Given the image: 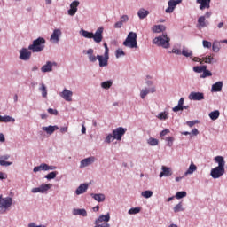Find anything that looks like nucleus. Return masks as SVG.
I'll use <instances>...</instances> for the list:
<instances>
[{"label": "nucleus", "instance_id": "3", "mask_svg": "<svg viewBox=\"0 0 227 227\" xmlns=\"http://www.w3.org/2000/svg\"><path fill=\"white\" fill-rule=\"evenodd\" d=\"M123 45L129 49H137V34L136 32H129L123 42Z\"/></svg>", "mask_w": 227, "mask_h": 227}, {"label": "nucleus", "instance_id": "11", "mask_svg": "<svg viewBox=\"0 0 227 227\" xmlns=\"http://www.w3.org/2000/svg\"><path fill=\"white\" fill-rule=\"evenodd\" d=\"M79 4H81V2H79V0H74L70 4L69 9L67 10V14L69 15V17H74L75 13H77Z\"/></svg>", "mask_w": 227, "mask_h": 227}, {"label": "nucleus", "instance_id": "64", "mask_svg": "<svg viewBox=\"0 0 227 227\" xmlns=\"http://www.w3.org/2000/svg\"><path fill=\"white\" fill-rule=\"evenodd\" d=\"M196 169H198V168L196 167V165H194L193 162L191 163L188 171H196Z\"/></svg>", "mask_w": 227, "mask_h": 227}, {"label": "nucleus", "instance_id": "14", "mask_svg": "<svg viewBox=\"0 0 227 227\" xmlns=\"http://www.w3.org/2000/svg\"><path fill=\"white\" fill-rule=\"evenodd\" d=\"M58 169V167L54 165H47L46 163H42L41 165L35 167L33 171H54Z\"/></svg>", "mask_w": 227, "mask_h": 227}, {"label": "nucleus", "instance_id": "8", "mask_svg": "<svg viewBox=\"0 0 227 227\" xmlns=\"http://www.w3.org/2000/svg\"><path fill=\"white\" fill-rule=\"evenodd\" d=\"M104 27H99L97 28L95 33H92V39L94 40L95 43H100L102 40H104Z\"/></svg>", "mask_w": 227, "mask_h": 227}, {"label": "nucleus", "instance_id": "13", "mask_svg": "<svg viewBox=\"0 0 227 227\" xmlns=\"http://www.w3.org/2000/svg\"><path fill=\"white\" fill-rule=\"evenodd\" d=\"M95 162H97V158L95 156L85 158L81 160L80 168L81 169L83 168H88V166H91V164H95Z\"/></svg>", "mask_w": 227, "mask_h": 227}, {"label": "nucleus", "instance_id": "51", "mask_svg": "<svg viewBox=\"0 0 227 227\" xmlns=\"http://www.w3.org/2000/svg\"><path fill=\"white\" fill-rule=\"evenodd\" d=\"M165 141L167 142V146L171 148V146H173V143L175 142V137H168L165 138Z\"/></svg>", "mask_w": 227, "mask_h": 227}, {"label": "nucleus", "instance_id": "5", "mask_svg": "<svg viewBox=\"0 0 227 227\" xmlns=\"http://www.w3.org/2000/svg\"><path fill=\"white\" fill-rule=\"evenodd\" d=\"M211 17H212V12H206L205 15L200 16L197 20L198 29H203L205 27H208V26H210V22L207 20V19H210Z\"/></svg>", "mask_w": 227, "mask_h": 227}, {"label": "nucleus", "instance_id": "12", "mask_svg": "<svg viewBox=\"0 0 227 227\" xmlns=\"http://www.w3.org/2000/svg\"><path fill=\"white\" fill-rule=\"evenodd\" d=\"M182 3V0H168V8L165 10V13H173L176 6Z\"/></svg>", "mask_w": 227, "mask_h": 227}, {"label": "nucleus", "instance_id": "44", "mask_svg": "<svg viewBox=\"0 0 227 227\" xmlns=\"http://www.w3.org/2000/svg\"><path fill=\"white\" fill-rule=\"evenodd\" d=\"M147 144H149L150 146H157V145H159V139L149 137L147 139Z\"/></svg>", "mask_w": 227, "mask_h": 227}, {"label": "nucleus", "instance_id": "25", "mask_svg": "<svg viewBox=\"0 0 227 227\" xmlns=\"http://www.w3.org/2000/svg\"><path fill=\"white\" fill-rule=\"evenodd\" d=\"M88 187H90L88 184H81L75 190L76 196H81V194H84V192L88 191Z\"/></svg>", "mask_w": 227, "mask_h": 227}, {"label": "nucleus", "instance_id": "15", "mask_svg": "<svg viewBox=\"0 0 227 227\" xmlns=\"http://www.w3.org/2000/svg\"><path fill=\"white\" fill-rule=\"evenodd\" d=\"M53 67H58V63L54 61H46V63L41 67V72L43 74L52 72Z\"/></svg>", "mask_w": 227, "mask_h": 227}, {"label": "nucleus", "instance_id": "4", "mask_svg": "<svg viewBox=\"0 0 227 227\" xmlns=\"http://www.w3.org/2000/svg\"><path fill=\"white\" fill-rule=\"evenodd\" d=\"M12 205H13V199L12 197L3 198V195H0V214H6Z\"/></svg>", "mask_w": 227, "mask_h": 227}, {"label": "nucleus", "instance_id": "32", "mask_svg": "<svg viewBox=\"0 0 227 227\" xmlns=\"http://www.w3.org/2000/svg\"><path fill=\"white\" fill-rule=\"evenodd\" d=\"M73 215H82V217H87L88 216V212L84 208L73 209Z\"/></svg>", "mask_w": 227, "mask_h": 227}, {"label": "nucleus", "instance_id": "45", "mask_svg": "<svg viewBox=\"0 0 227 227\" xmlns=\"http://www.w3.org/2000/svg\"><path fill=\"white\" fill-rule=\"evenodd\" d=\"M114 139H116L114 137V135H113V133L112 134L110 133L105 138V143H106L107 145H111V143H113V141H114Z\"/></svg>", "mask_w": 227, "mask_h": 227}, {"label": "nucleus", "instance_id": "37", "mask_svg": "<svg viewBox=\"0 0 227 227\" xmlns=\"http://www.w3.org/2000/svg\"><path fill=\"white\" fill-rule=\"evenodd\" d=\"M2 122L3 123H15V118H13L10 115H5V116H3Z\"/></svg>", "mask_w": 227, "mask_h": 227}, {"label": "nucleus", "instance_id": "42", "mask_svg": "<svg viewBox=\"0 0 227 227\" xmlns=\"http://www.w3.org/2000/svg\"><path fill=\"white\" fill-rule=\"evenodd\" d=\"M141 212V207H131L129 211L128 214L129 215H136V214H139Z\"/></svg>", "mask_w": 227, "mask_h": 227}, {"label": "nucleus", "instance_id": "2", "mask_svg": "<svg viewBox=\"0 0 227 227\" xmlns=\"http://www.w3.org/2000/svg\"><path fill=\"white\" fill-rule=\"evenodd\" d=\"M45 49V38L38 37L28 46V51L32 52H42Z\"/></svg>", "mask_w": 227, "mask_h": 227}, {"label": "nucleus", "instance_id": "38", "mask_svg": "<svg viewBox=\"0 0 227 227\" xmlns=\"http://www.w3.org/2000/svg\"><path fill=\"white\" fill-rule=\"evenodd\" d=\"M39 91H41L43 98H47V86H45L43 83H41Z\"/></svg>", "mask_w": 227, "mask_h": 227}, {"label": "nucleus", "instance_id": "29", "mask_svg": "<svg viewBox=\"0 0 227 227\" xmlns=\"http://www.w3.org/2000/svg\"><path fill=\"white\" fill-rule=\"evenodd\" d=\"M90 196L95 200V201H98V203H103V201H106V195L104 193H91Z\"/></svg>", "mask_w": 227, "mask_h": 227}, {"label": "nucleus", "instance_id": "63", "mask_svg": "<svg viewBox=\"0 0 227 227\" xmlns=\"http://www.w3.org/2000/svg\"><path fill=\"white\" fill-rule=\"evenodd\" d=\"M169 132H171L169 129H163V130L160 133V137H164V136H168V134H169Z\"/></svg>", "mask_w": 227, "mask_h": 227}, {"label": "nucleus", "instance_id": "54", "mask_svg": "<svg viewBox=\"0 0 227 227\" xmlns=\"http://www.w3.org/2000/svg\"><path fill=\"white\" fill-rule=\"evenodd\" d=\"M168 52H169V54H176V56H180V54H182V50L173 48L172 51H168Z\"/></svg>", "mask_w": 227, "mask_h": 227}, {"label": "nucleus", "instance_id": "27", "mask_svg": "<svg viewBox=\"0 0 227 227\" xmlns=\"http://www.w3.org/2000/svg\"><path fill=\"white\" fill-rule=\"evenodd\" d=\"M10 159V154H4L0 156V166H4L8 168V166H12V162L6 161Z\"/></svg>", "mask_w": 227, "mask_h": 227}, {"label": "nucleus", "instance_id": "59", "mask_svg": "<svg viewBox=\"0 0 227 227\" xmlns=\"http://www.w3.org/2000/svg\"><path fill=\"white\" fill-rule=\"evenodd\" d=\"M47 112L49 114H53L54 116H58V111L54 108H48Z\"/></svg>", "mask_w": 227, "mask_h": 227}, {"label": "nucleus", "instance_id": "49", "mask_svg": "<svg viewBox=\"0 0 227 227\" xmlns=\"http://www.w3.org/2000/svg\"><path fill=\"white\" fill-rule=\"evenodd\" d=\"M186 196H187V192L181 191V192H177L175 197L176 198V200H182V198H185Z\"/></svg>", "mask_w": 227, "mask_h": 227}, {"label": "nucleus", "instance_id": "26", "mask_svg": "<svg viewBox=\"0 0 227 227\" xmlns=\"http://www.w3.org/2000/svg\"><path fill=\"white\" fill-rule=\"evenodd\" d=\"M219 91H223V81L216 82L211 87L212 93H219Z\"/></svg>", "mask_w": 227, "mask_h": 227}, {"label": "nucleus", "instance_id": "55", "mask_svg": "<svg viewBox=\"0 0 227 227\" xmlns=\"http://www.w3.org/2000/svg\"><path fill=\"white\" fill-rule=\"evenodd\" d=\"M45 178H47V180H53V178H56V173L51 172L45 176Z\"/></svg>", "mask_w": 227, "mask_h": 227}, {"label": "nucleus", "instance_id": "20", "mask_svg": "<svg viewBox=\"0 0 227 227\" xmlns=\"http://www.w3.org/2000/svg\"><path fill=\"white\" fill-rule=\"evenodd\" d=\"M20 59H22V61H29V59H31V51L27 48L20 50Z\"/></svg>", "mask_w": 227, "mask_h": 227}, {"label": "nucleus", "instance_id": "53", "mask_svg": "<svg viewBox=\"0 0 227 227\" xmlns=\"http://www.w3.org/2000/svg\"><path fill=\"white\" fill-rule=\"evenodd\" d=\"M202 45L204 47V49H210V47H212V43L208 42L207 40L202 41Z\"/></svg>", "mask_w": 227, "mask_h": 227}, {"label": "nucleus", "instance_id": "7", "mask_svg": "<svg viewBox=\"0 0 227 227\" xmlns=\"http://www.w3.org/2000/svg\"><path fill=\"white\" fill-rule=\"evenodd\" d=\"M63 35V32L60 28H55L50 36L51 43L58 44L59 43V40H61V36Z\"/></svg>", "mask_w": 227, "mask_h": 227}, {"label": "nucleus", "instance_id": "58", "mask_svg": "<svg viewBox=\"0 0 227 227\" xmlns=\"http://www.w3.org/2000/svg\"><path fill=\"white\" fill-rule=\"evenodd\" d=\"M120 21L123 24V22H129V15L124 14L120 18Z\"/></svg>", "mask_w": 227, "mask_h": 227}, {"label": "nucleus", "instance_id": "52", "mask_svg": "<svg viewBox=\"0 0 227 227\" xmlns=\"http://www.w3.org/2000/svg\"><path fill=\"white\" fill-rule=\"evenodd\" d=\"M202 61H204L205 63H208L209 65H212V63H214V57L212 56H207L202 58Z\"/></svg>", "mask_w": 227, "mask_h": 227}, {"label": "nucleus", "instance_id": "60", "mask_svg": "<svg viewBox=\"0 0 227 227\" xmlns=\"http://www.w3.org/2000/svg\"><path fill=\"white\" fill-rule=\"evenodd\" d=\"M172 111L174 113H178V111H184V107L180 106V105L176 106L175 107L172 108Z\"/></svg>", "mask_w": 227, "mask_h": 227}, {"label": "nucleus", "instance_id": "39", "mask_svg": "<svg viewBox=\"0 0 227 227\" xmlns=\"http://www.w3.org/2000/svg\"><path fill=\"white\" fill-rule=\"evenodd\" d=\"M182 55L184 56V58H192V51L184 47L182 50Z\"/></svg>", "mask_w": 227, "mask_h": 227}, {"label": "nucleus", "instance_id": "41", "mask_svg": "<svg viewBox=\"0 0 227 227\" xmlns=\"http://www.w3.org/2000/svg\"><path fill=\"white\" fill-rule=\"evenodd\" d=\"M141 196L143 198H145V200H148L149 198H152L153 196V192L151 190H146L141 192Z\"/></svg>", "mask_w": 227, "mask_h": 227}, {"label": "nucleus", "instance_id": "9", "mask_svg": "<svg viewBox=\"0 0 227 227\" xmlns=\"http://www.w3.org/2000/svg\"><path fill=\"white\" fill-rule=\"evenodd\" d=\"M125 132H127V128L118 127L113 130L112 134L116 141H121V138L125 136Z\"/></svg>", "mask_w": 227, "mask_h": 227}, {"label": "nucleus", "instance_id": "48", "mask_svg": "<svg viewBox=\"0 0 227 227\" xmlns=\"http://www.w3.org/2000/svg\"><path fill=\"white\" fill-rule=\"evenodd\" d=\"M156 118H158V120H168V112H160L156 115Z\"/></svg>", "mask_w": 227, "mask_h": 227}, {"label": "nucleus", "instance_id": "19", "mask_svg": "<svg viewBox=\"0 0 227 227\" xmlns=\"http://www.w3.org/2000/svg\"><path fill=\"white\" fill-rule=\"evenodd\" d=\"M61 98L66 100V102H72V97H74V92L67 89H64L62 92L59 93Z\"/></svg>", "mask_w": 227, "mask_h": 227}, {"label": "nucleus", "instance_id": "43", "mask_svg": "<svg viewBox=\"0 0 227 227\" xmlns=\"http://www.w3.org/2000/svg\"><path fill=\"white\" fill-rule=\"evenodd\" d=\"M194 171H186L184 175H180L179 176L176 177V182H180L183 178H185V176H189L192 175Z\"/></svg>", "mask_w": 227, "mask_h": 227}, {"label": "nucleus", "instance_id": "18", "mask_svg": "<svg viewBox=\"0 0 227 227\" xmlns=\"http://www.w3.org/2000/svg\"><path fill=\"white\" fill-rule=\"evenodd\" d=\"M109 221H111V215L107 213L106 215H100L95 221L94 224H102V223H106L109 224Z\"/></svg>", "mask_w": 227, "mask_h": 227}, {"label": "nucleus", "instance_id": "10", "mask_svg": "<svg viewBox=\"0 0 227 227\" xmlns=\"http://www.w3.org/2000/svg\"><path fill=\"white\" fill-rule=\"evenodd\" d=\"M215 162L218 164V166L211 171H224V166L226 165V161H224V158L223 156L215 157Z\"/></svg>", "mask_w": 227, "mask_h": 227}, {"label": "nucleus", "instance_id": "17", "mask_svg": "<svg viewBox=\"0 0 227 227\" xmlns=\"http://www.w3.org/2000/svg\"><path fill=\"white\" fill-rule=\"evenodd\" d=\"M189 100L201 101L205 100V94L203 92H191L188 96Z\"/></svg>", "mask_w": 227, "mask_h": 227}, {"label": "nucleus", "instance_id": "46", "mask_svg": "<svg viewBox=\"0 0 227 227\" xmlns=\"http://www.w3.org/2000/svg\"><path fill=\"white\" fill-rule=\"evenodd\" d=\"M206 68L207 66H196L193 67V72L196 74H201Z\"/></svg>", "mask_w": 227, "mask_h": 227}, {"label": "nucleus", "instance_id": "36", "mask_svg": "<svg viewBox=\"0 0 227 227\" xmlns=\"http://www.w3.org/2000/svg\"><path fill=\"white\" fill-rule=\"evenodd\" d=\"M185 208H184V204L182 202H179L173 207V212L175 214H178V212H184Z\"/></svg>", "mask_w": 227, "mask_h": 227}, {"label": "nucleus", "instance_id": "47", "mask_svg": "<svg viewBox=\"0 0 227 227\" xmlns=\"http://www.w3.org/2000/svg\"><path fill=\"white\" fill-rule=\"evenodd\" d=\"M122 56H125V51H123V49L119 48L115 51V58L117 59H120V58H122Z\"/></svg>", "mask_w": 227, "mask_h": 227}, {"label": "nucleus", "instance_id": "57", "mask_svg": "<svg viewBox=\"0 0 227 227\" xmlns=\"http://www.w3.org/2000/svg\"><path fill=\"white\" fill-rule=\"evenodd\" d=\"M198 123H200V121L198 120L186 121V125H188V127H194V125Z\"/></svg>", "mask_w": 227, "mask_h": 227}, {"label": "nucleus", "instance_id": "16", "mask_svg": "<svg viewBox=\"0 0 227 227\" xmlns=\"http://www.w3.org/2000/svg\"><path fill=\"white\" fill-rule=\"evenodd\" d=\"M98 63H99V67L100 68H104L105 67H107V65H109V55H97V59Z\"/></svg>", "mask_w": 227, "mask_h": 227}, {"label": "nucleus", "instance_id": "23", "mask_svg": "<svg viewBox=\"0 0 227 227\" xmlns=\"http://www.w3.org/2000/svg\"><path fill=\"white\" fill-rule=\"evenodd\" d=\"M95 51L91 48L87 51H83V54H87L90 63H95L97 61V56L94 55Z\"/></svg>", "mask_w": 227, "mask_h": 227}, {"label": "nucleus", "instance_id": "33", "mask_svg": "<svg viewBox=\"0 0 227 227\" xmlns=\"http://www.w3.org/2000/svg\"><path fill=\"white\" fill-rule=\"evenodd\" d=\"M79 35L81 36H82L83 38H89V39L93 38V32H89V31L84 30V29H81L79 31Z\"/></svg>", "mask_w": 227, "mask_h": 227}, {"label": "nucleus", "instance_id": "30", "mask_svg": "<svg viewBox=\"0 0 227 227\" xmlns=\"http://www.w3.org/2000/svg\"><path fill=\"white\" fill-rule=\"evenodd\" d=\"M222 43H224V42H223V40H220V41L215 40L213 42V43L211 44L213 52H215V53L219 52V51H221Z\"/></svg>", "mask_w": 227, "mask_h": 227}, {"label": "nucleus", "instance_id": "34", "mask_svg": "<svg viewBox=\"0 0 227 227\" xmlns=\"http://www.w3.org/2000/svg\"><path fill=\"white\" fill-rule=\"evenodd\" d=\"M102 90H109L113 86V80H107L100 83Z\"/></svg>", "mask_w": 227, "mask_h": 227}, {"label": "nucleus", "instance_id": "22", "mask_svg": "<svg viewBox=\"0 0 227 227\" xmlns=\"http://www.w3.org/2000/svg\"><path fill=\"white\" fill-rule=\"evenodd\" d=\"M42 130L46 132V134H48L49 136H52V134H54L56 130H59V127H58L57 125L43 126L42 127Z\"/></svg>", "mask_w": 227, "mask_h": 227}, {"label": "nucleus", "instance_id": "62", "mask_svg": "<svg viewBox=\"0 0 227 227\" xmlns=\"http://www.w3.org/2000/svg\"><path fill=\"white\" fill-rule=\"evenodd\" d=\"M27 227H47L43 224L37 225L35 222H31L28 223Z\"/></svg>", "mask_w": 227, "mask_h": 227}, {"label": "nucleus", "instance_id": "6", "mask_svg": "<svg viewBox=\"0 0 227 227\" xmlns=\"http://www.w3.org/2000/svg\"><path fill=\"white\" fill-rule=\"evenodd\" d=\"M52 184H42L40 186L33 188L31 192L33 194L40 193V194H47L48 191L51 189Z\"/></svg>", "mask_w": 227, "mask_h": 227}, {"label": "nucleus", "instance_id": "56", "mask_svg": "<svg viewBox=\"0 0 227 227\" xmlns=\"http://www.w3.org/2000/svg\"><path fill=\"white\" fill-rule=\"evenodd\" d=\"M171 171H162L160 174V178H162L163 176H171Z\"/></svg>", "mask_w": 227, "mask_h": 227}, {"label": "nucleus", "instance_id": "24", "mask_svg": "<svg viewBox=\"0 0 227 227\" xmlns=\"http://www.w3.org/2000/svg\"><path fill=\"white\" fill-rule=\"evenodd\" d=\"M210 1L211 0H196L197 4H200L199 6V9L203 10H208L210 8Z\"/></svg>", "mask_w": 227, "mask_h": 227}, {"label": "nucleus", "instance_id": "61", "mask_svg": "<svg viewBox=\"0 0 227 227\" xmlns=\"http://www.w3.org/2000/svg\"><path fill=\"white\" fill-rule=\"evenodd\" d=\"M114 27L115 29H121L123 27V23L121 21H117L114 25Z\"/></svg>", "mask_w": 227, "mask_h": 227}, {"label": "nucleus", "instance_id": "50", "mask_svg": "<svg viewBox=\"0 0 227 227\" xmlns=\"http://www.w3.org/2000/svg\"><path fill=\"white\" fill-rule=\"evenodd\" d=\"M201 79H205L207 77H212V72H210L208 69H205L202 71V74L200 75Z\"/></svg>", "mask_w": 227, "mask_h": 227}, {"label": "nucleus", "instance_id": "1", "mask_svg": "<svg viewBox=\"0 0 227 227\" xmlns=\"http://www.w3.org/2000/svg\"><path fill=\"white\" fill-rule=\"evenodd\" d=\"M171 37L168 36V33H163L162 35H159L153 39V44L157 47H162V49H169L171 47Z\"/></svg>", "mask_w": 227, "mask_h": 227}, {"label": "nucleus", "instance_id": "40", "mask_svg": "<svg viewBox=\"0 0 227 227\" xmlns=\"http://www.w3.org/2000/svg\"><path fill=\"white\" fill-rule=\"evenodd\" d=\"M224 175V171H211L210 176L212 178H221Z\"/></svg>", "mask_w": 227, "mask_h": 227}, {"label": "nucleus", "instance_id": "31", "mask_svg": "<svg viewBox=\"0 0 227 227\" xmlns=\"http://www.w3.org/2000/svg\"><path fill=\"white\" fill-rule=\"evenodd\" d=\"M151 31L153 33H164L166 31V26L164 25H154L151 28Z\"/></svg>", "mask_w": 227, "mask_h": 227}, {"label": "nucleus", "instance_id": "21", "mask_svg": "<svg viewBox=\"0 0 227 227\" xmlns=\"http://www.w3.org/2000/svg\"><path fill=\"white\" fill-rule=\"evenodd\" d=\"M155 91H157V89L155 88V86H153L150 89L146 87L143 88L140 90V98H142V100H145V98H146V95H148L149 93H155Z\"/></svg>", "mask_w": 227, "mask_h": 227}, {"label": "nucleus", "instance_id": "35", "mask_svg": "<svg viewBox=\"0 0 227 227\" xmlns=\"http://www.w3.org/2000/svg\"><path fill=\"white\" fill-rule=\"evenodd\" d=\"M220 115H221V113L219 112V110H215L213 112H210L208 114L209 118L213 120V121H215V120H217Z\"/></svg>", "mask_w": 227, "mask_h": 227}, {"label": "nucleus", "instance_id": "28", "mask_svg": "<svg viewBox=\"0 0 227 227\" xmlns=\"http://www.w3.org/2000/svg\"><path fill=\"white\" fill-rule=\"evenodd\" d=\"M150 15V11L145 9V8H140L137 11V17L140 19V20H143L144 19H146Z\"/></svg>", "mask_w": 227, "mask_h": 227}]
</instances>
